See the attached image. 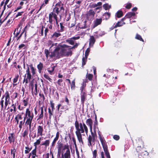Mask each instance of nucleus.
<instances>
[{
    "instance_id": "4d7b16f0",
    "label": "nucleus",
    "mask_w": 158,
    "mask_h": 158,
    "mask_svg": "<svg viewBox=\"0 0 158 158\" xmlns=\"http://www.w3.org/2000/svg\"><path fill=\"white\" fill-rule=\"evenodd\" d=\"M19 75L17 74V75H16L15 77L14 78V80H13V82L15 83H16L18 81V78H19Z\"/></svg>"
},
{
    "instance_id": "ddd939ff",
    "label": "nucleus",
    "mask_w": 158,
    "mask_h": 158,
    "mask_svg": "<svg viewBox=\"0 0 158 158\" xmlns=\"http://www.w3.org/2000/svg\"><path fill=\"white\" fill-rule=\"evenodd\" d=\"M98 134L99 135V138L100 140V141L102 143V147H105V146H107V144H106V141L102 137V136L101 135V133L99 131V130H98Z\"/></svg>"
},
{
    "instance_id": "f257e3e1",
    "label": "nucleus",
    "mask_w": 158,
    "mask_h": 158,
    "mask_svg": "<svg viewBox=\"0 0 158 158\" xmlns=\"http://www.w3.org/2000/svg\"><path fill=\"white\" fill-rule=\"evenodd\" d=\"M44 53L47 58L56 57L57 58L63 56H68L72 54L71 47L66 44H59L56 47L54 51L50 53L47 49L44 50Z\"/></svg>"
},
{
    "instance_id": "0e129e2a",
    "label": "nucleus",
    "mask_w": 158,
    "mask_h": 158,
    "mask_svg": "<svg viewBox=\"0 0 158 158\" xmlns=\"http://www.w3.org/2000/svg\"><path fill=\"white\" fill-rule=\"evenodd\" d=\"M26 48L25 45L24 44H22L21 45H19V48L20 49L23 48V49H25Z\"/></svg>"
},
{
    "instance_id": "774afa93",
    "label": "nucleus",
    "mask_w": 158,
    "mask_h": 158,
    "mask_svg": "<svg viewBox=\"0 0 158 158\" xmlns=\"http://www.w3.org/2000/svg\"><path fill=\"white\" fill-rule=\"evenodd\" d=\"M94 133H96V130L98 129V126H96V125H94Z\"/></svg>"
},
{
    "instance_id": "052dcab7",
    "label": "nucleus",
    "mask_w": 158,
    "mask_h": 158,
    "mask_svg": "<svg viewBox=\"0 0 158 158\" xmlns=\"http://www.w3.org/2000/svg\"><path fill=\"white\" fill-rule=\"evenodd\" d=\"M55 68V66H52L51 67V69L48 70V72L50 73H52L54 71Z\"/></svg>"
},
{
    "instance_id": "58836bf2",
    "label": "nucleus",
    "mask_w": 158,
    "mask_h": 158,
    "mask_svg": "<svg viewBox=\"0 0 158 158\" xmlns=\"http://www.w3.org/2000/svg\"><path fill=\"white\" fill-rule=\"evenodd\" d=\"M60 29L58 30L59 32H62L64 30V27L62 23H60Z\"/></svg>"
},
{
    "instance_id": "0eeeda50",
    "label": "nucleus",
    "mask_w": 158,
    "mask_h": 158,
    "mask_svg": "<svg viewBox=\"0 0 158 158\" xmlns=\"http://www.w3.org/2000/svg\"><path fill=\"white\" fill-rule=\"evenodd\" d=\"M24 78L23 81V83L25 82L26 84L30 82L32 78V76L30 72L29 67H27V69L26 71V73L24 75Z\"/></svg>"
},
{
    "instance_id": "09e8293b",
    "label": "nucleus",
    "mask_w": 158,
    "mask_h": 158,
    "mask_svg": "<svg viewBox=\"0 0 158 158\" xmlns=\"http://www.w3.org/2000/svg\"><path fill=\"white\" fill-rule=\"evenodd\" d=\"M135 38L140 41H142V42L144 41L143 40L141 37V36L140 35L138 34H136V36H135Z\"/></svg>"
},
{
    "instance_id": "20e7f679",
    "label": "nucleus",
    "mask_w": 158,
    "mask_h": 158,
    "mask_svg": "<svg viewBox=\"0 0 158 158\" xmlns=\"http://www.w3.org/2000/svg\"><path fill=\"white\" fill-rule=\"evenodd\" d=\"M75 124L76 128L77 130L76 132H80V133H83L85 131L86 134L87 135L88 129L85 123H83L82 124L80 123L79 124L77 121L76 120Z\"/></svg>"
},
{
    "instance_id": "c756f323",
    "label": "nucleus",
    "mask_w": 158,
    "mask_h": 158,
    "mask_svg": "<svg viewBox=\"0 0 158 158\" xmlns=\"http://www.w3.org/2000/svg\"><path fill=\"white\" fill-rule=\"evenodd\" d=\"M125 24L124 22H122L121 21L118 22L116 24L114 25V28H116L118 27H120L123 25Z\"/></svg>"
},
{
    "instance_id": "6e6d98bb",
    "label": "nucleus",
    "mask_w": 158,
    "mask_h": 158,
    "mask_svg": "<svg viewBox=\"0 0 158 158\" xmlns=\"http://www.w3.org/2000/svg\"><path fill=\"white\" fill-rule=\"evenodd\" d=\"M36 149L37 148H35V149L31 152V153L32 156H37L36 155Z\"/></svg>"
},
{
    "instance_id": "a19ab883",
    "label": "nucleus",
    "mask_w": 158,
    "mask_h": 158,
    "mask_svg": "<svg viewBox=\"0 0 158 158\" xmlns=\"http://www.w3.org/2000/svg\"><path fill=\"white\" fill-rule=\"evenodd\" d=\"M57 110L58 111H59L60 110V108L61 107L60 110H60V111H62V110H63L64 109V106H62L61 105V104H59L58 105H57Z\"/></svg>"
},
{
    "instance_id": "e433bc0d",
    "label": "nucleus",
    "mask_w": 158,
    "mask_h": 158,
    "mask_svg": "<svg viewBox=\"0 0 158 158\" xmlns=\"http://www.w3.org/2000/svg\"><path fill=\"white\" fill-rule=\"evenodd\" d=\"M57 83L60 86H64V84L63 83V80L62 79H59L57 81Z\"/></svg>"
},
{
    "instance_id": "a18cd8bd",
    "label": "nucleus",
    "mask_w": 158,
    "mask_h": 158,
    "mask_svg": "<svg viewBox=\"0 0 158 158\" xmlns=\"http://www.w3.org/2000/svg\"><path fill=\"white\" fill-rule=\"evenodd\" d=\"M9 102L10 100H5L4 106V110L8 109V107L7 109L6 108V107Z\"/></svg>"
},
{
    "instance_id": "69168bd1",
    "label": "nucleus",
    "mask_w": 158,
    "mask_h": 158,
    "mask_svg": "<svg viewBox=\"0 0 158 158\" xmlns=\"http://www.w3.org/2000/svg\"><path fill=\"white\" fill-rule=\"evenodd\" d=\"M75 80H73L72 81L71 83V88L72 89L73 88H74L75 87Z\"/></svg>"
},
{
    "instance_id": "4468645a",
    "label": "nucleus",
    "mask_w": 158,
    "mask_h": 158,
    "mask_svg": "<svg viewBox=\"0 0 158 158\" xmlns=\"http://www.w3.org/2000/svg\"><path fill=\"white\" fill-rule=\"evenodd\" d=\"M43 131V127L41 126H39L37 127V136H42Z\"/></svg>"
},
{
    "instance_id": "4be33fe9",
    "label": "nucleus",
    "mask_w": 158,
    "mask_h": 158,
    "mask_svg": "<svg viewBox=\"0 0 158 158\" xmlns=\"http://www.w3.org/2000/svg\"><path fill=\"white\" fill-rule=\"evenodd\" d=\"M135 13L130 12L127 14L125 16V17L126 18H129L132 17L133 16H135Z\"/></svg>"
},
{
    "instance_id": "1a4fd4ad",
    "label": "nucleus",
    "mask_w": 158,
    "mask_h": 158,
    "mask_svg": "<svg viewBox=\"0 0 158 158\" xmlns=\"http://www.w3.org/2000/svg\"><path fill=\"white\" fill-rule=\"evenodd\" d=\"M90 23V21L88 20H85L81 22L80 26V28L81 29L87 28V30H89Z\"/></svg>"
},
{
    "instance_id": "7c9ffc66",
    "label": "nucleus",
    "mask_w": 158,
    "mask_h": 158,
    "mask_svg": "<svg viewBox=\"0 0 158 158\" xmlns=\"http://www.w3.org/2000/svg\"><path fill=\"white\" fill-rule=\"evenodd\" d=\"M86 123L88 126L93 125V121L91 118H88L86 120Z\"/></svg>"
},
{
    "instance_id": "473e14b6",
    "label": "nucleus",
    "mask_w": 158,
    "mask_h": 158,
    "mask_svg": "<svg viewBox=\"0 0 158 158\" xmlns=\"http://www.w3.org/2000/svg\"><path fill=\"white\" fill-rule=\"evenodd\" d=\"M41 138L40 137L39 139L36 140V142L34 143V146L35 148H37V146L40 144L41 142Z\"/></svg>"
},
{
    "instance_id": "7ed1b4c3",
    "label": "nucleus",
    "mask_w": 158,
    "mask_h": 158,
    "mask_svg": "<svg viewBox=\"0 0 158 158\" xmlns=\"http://www.w3.org/2000/svg\"><path fill=\"white\" fill-rule=\"evenodd\" d=\"M34 114L33 113L31 112L29 108H27L23 118L24 121L26 120L25 124L26 126H29V128L30 132L31 131V123Z\"/></svg>"
},
{
    "instance_id": "aec40b11",
    "label": "nucleus",
    "mask_w": 158,
    "mask_h": 158,
    "mask_svg": "<svg viewBox=\"0 0 158 158\" xmlns=\"http://www.w3.org/2000/svg\"><path fill=\"white\" fill-rule=\"evenodd\" d=\"M8 139L10 143H11L12 142H14L15 140V138L14 136V134L13 133L10 134L9 137Z\"/></svg>"
},
{
    "instance_id": "5701e85b",
    "label": "nucleus",
    "mask_w": 158,
    "mask_h": 158,
    "mask_svg": "<svg viewBox=\"0 0 158 158\" xmlns=\"http://www.w3.org/2000/svg\"><path fill=\"white\" fill-rule=\"evenodd\" d=\"M54 18V16L52 14L50 13L49 15V20L48 22L49 23L51 24H53V21L52 19V18Z\"/></svg>"
},
{
    "instance_id": "2f4dec72",
    "label": "nucleus",
    "mask_w": 158,
    "mask_h": 158,
    "mask_svg": "<svg viewBox=\"0 0 158 158\" xmlns=\"http://www.w3.org/2000/svg\"><path fill=\"white\" fill-rule=\"evenodd\" d=\"M93 75L90 74H88V73L86 75V79L88 81V79L89 81H91L93 78Z\"/></svg>"
},
{
    "instance_id": "4c0bfd02",
    "label": "nucleus",
    "mask_w": 158,
    "mask_h": 158,
    "mask_svg": "<svg viewBox=\"0 0 158 158\" xmlns=\"http://www.w3.org/2000/svg\"><path fill=\"white\" fill-rule=\"evenodd\" d=\"M17 106V103L16 102L14 103L13 102H12L11 106L13 108V112L15 113L16 111V106Z\"/></svg>"
},
{
    "instance_id": "412c9836",
    "label": "nucleus",
    "mask_w": 158,
    "mask_h": 158,
    "mask_svg": "<svg viewBox=\"0 0 158 158\" xmlns=\"http://www.w3.org/2000/svg\"><path fill=\"white\" fill-rule=\"evenodd\" d=\"M50 143V140L49 139L46 140L44 142H42V143L40 144V145H44L45 148H47V147L49 146Z\"/></svg>"
},
{
    "instance_id": "9d476101",
    "label": "nucleus",
    "mask_w": 158,
    "mask_h": 158,
    "mask_svg": "<svg viewBox=\"0 0 158 158\" xmlns=\"http://www.w3.org/2000/svg\"><path fill=\"white\" fill-rule=\"evenodd\" d=\"M95 13L94 11L92 9L89 10L86 14V17L88 20L94 18Z\"/></svg>"
},
{
    "instance_id": "423d86ee",
    "label": "nucleus",
    "mask_w": 158,
    "mask_h": 158,
    "mask_svg": "<svg viewBox=\"0 0 158 158\" xmlns=\"http://www.w3.org/2000/svg\"><path fill=\"white\" fill-rule=\"evenodd\" d=\"M94 36L90 35V38L89 39V45L90 46H93L95 42V38H98L99 36H102L103 35H104V34H101V32L100 33L98 32H95L94 33Z\"/></svg>"
},
{
    "instance_id": "9b49d317",
    "label": "nucleus",
    "mask_w": 158,
    "mask_h": 158,
    "mask_svg": "<svg viewBox=\"0 0 158 158\" xmlns=\"http://www.w3.org/2000/svg\"><path fill=\"white\" fill-rule=\"evenodd\" d=\"M87 94L86 92L81 93V102L82 104L83 105L84 102L86 100Z\"/></svg>"
},
{
    "instance_id": "a878e982",
    "label": "nucleus",
    "mask_w": 158,
    "mask_h": 158,
    "mask_svg": "<svg viewBox=\"0 0 158 158\" xmlns=\"http://www.w3.org/2000/svg\"><path fill=\"white\" fill-rule=\"evenodd\" d=\"M102 5V3L101 2H99L97 3V4L93 3L91 4L90 5V6L91 8H95L98 6H101Z\"/></svg>"
},
{
    "instance_id": "8fccbe9b",
    "label": "nucleus",
    "mask_w": 158,
    "mask_h": 158,
    "mask_svg": "<svg viewBox=\"0 0 158 158\" xmlns=\"http://www.w3.org/2000/svg\"><path fill=\"white\" fill-rule=\"evenodd\" d=\"M66 41L71 45H73L74 44V42L72 38L70 39L67 40Z\"/></svg>"
},
{
    "instance_id": "37998d69",
    "label": "nucleus",
    "mask_w": 158,
    "mask_h": 158,
    "mask_svg": "<svg viewBox=\"0 0 158 158\" xmlns=\"http://www.w3.org/2000/svg\"><path fill=\"white\" fill-rule=\"evenodd\" d=\"M5 100H10V96L9 94V92L8 91H6L5 93Z\"/></svg>"
},
{
    "instance_id": "6ab92c4d",
    "label": "nucleus",
    "mask_w": 158,
    "mask_h": 158,
    "mask_svg": "<svg viewBox=\"0 0 158 158\" xmlns=\"http://www.w3.org/2000/svg\"><path fill=\"white\" fill-rule=\"evenodd\" d=\"M59 32H55L52 35V38L54 40H56L57 38L59 37L61 34Z\"/></svg>"
},
{
    "instance_id": "c85d7f7f",
    "label": "nucleus",
    "mask_w": 158,
    "mask_h": 158,
    "mask_svg": "<svg viewBox=\"0 0 158 158\" xmlns=\"http://www.w3.org/2000/svg\"><path fill=\"white\" fill-rule=\"evenodd\" d=\"M54 110L51 109L50 108L48 109V112L49 114V120H51L52 116L53 115V113Z\"/></svg>"
},
{
    "instance_id": "72a5a7b5",
    "label": "nucleus",
    "mask_w": 158,
    "mask_h": 158,
    "mask_svg": "<svg viewBox=\"0 0 158 158\" xmlns=\"http://www.w3.org/2000/svg\"><path fill=\"white\" fill-rule=\"evenodd\" d=\"M28 98H23V100H22V102L23 103L24 106H26L28 105Z\"/></svg>"
},
{
    "instance_id": "5fc2aeb1",
    "label": "nucleus",
    "mask_w": 158,
    "mask_h": 158,
    "mask_svg": "<svg viewBox=\"0 0 158 158\" xmlns=\"http://www.w3.org/2000/svg\"><path fill=\"white\" fill-rule=\"evenodd\" d=\"M34 93L35 95H37L38 94L37 92V85L36 84H35V90L34 92Z\"/></svg>"
},
{
    "instance_id": "79ce46f5",
    "label": "nucleus",
    "mask_w": 158,
    "mask_h": 158,
    "mask_svg": "<svg viewBox=\"0 0 158 158\" xmlns=\"http://www.w3.org/2000/svg\"><path fill=\"white\" fill-rule=\"evenodd\" d=\"M87 57H83L82 59V65L83 66L85 64L87 61Z\"/></svg>"
},
{
    "instance_id": "2eb2a0df",
    "label": "nucleus",
    "mask_w": 158,
    "mask_h": 158,
    "mask_svg": "<svg viewBox=\"0 0 158 158\" xmlns=\"http://www.w3.org/2000/svg\"><path fill=\"white\" fill-rule=\"evenodd\" d=\"M44 106H42L39 109V111L40 110V112H39V116L37 120L43 118L44 117Z\"/></svg>"
},
{
    "instance_id": "a211bd4d",
    "label": "nucleus",
    "mask_w": 158,
    "mask_h": 158,
    "mask_svg": "<svg viewBox=\"0 0 158 158\" xmlns=\"http://www.w3.org/2000/svg\"><path fill=\"white\" fill-rule=\"evenodd\" d=\"M105 155L107 158H110L109 152L108 151L107 145L103 147Z\"/></svg>"
},
{
    "instance_id": "393cba45",
    "label": "nucleus",
    "mask_w": 158,
    "mask_h": 158,
    "mask_svg": "<svg viewBox=\"0 0 158 158\" xmlns=\"http://www.w3.org/2000/svg\"><path fill=\"white\" fill-rule=\"evenodd\" d=\"M27 65L28 66V67L29 66L30 67L32 75L33 76L35 74L36 69L34 68L32 64L29 65L28 64H27Z\"/></svg>"
},
{
    "instance_id": "603ef678",
    "label": "nucleus",
    "mask_w": 158,
    "mask_h": 158,
    "mask_svg": "<svg viewBox=\"0 0 158 158\" xmlns=\"http://www.w3.org/2000/svg\"><path fill=\"white\" fill-rule=\"evenodd\" d=\"M25 148L26 149V150H25V154L28 153L30 152V151L31 150V148H30L28 147H26Z\"/></svg>"
},
{
    "instance_id": "f3484780",
    "label": "nucleus",
    "mask_w": 158,
    "mask_h": 158,
    "mask_svg": "<svg viewBox=\"0 0 158 158\" xmlns=\"http://www.w3.org/2000/svg\"><path fill=\"white\" fill-rule=\"evenodd\" d=\"M105 155L107 158H110L109 152L108 151L107 145L103 147Z\"/></svg>"
},
{
    "instance_id": "f03ea898",
    "label": "nucleus",
    "mask_w": 158,
    "mask_h": 158,
    "mask_svg": "<svg viewBox=\"0 0 158 158\" xmlns=\"http://www.w3.org/2000/svg\"><path fill=\"white\" fill-rule=\"evenodd\" d=\"M57 147L58 153L60 155L61 153V158H70L71 155L69 146L68 144L64 145L59 141L57 143Z\"/></svg>"
},
{
    "instance_id": "bb28decb",
    "label": "nucleus",
    "mask_w": 158,
    "mask_h": 158,
    "mask_svg": "<svg viewBox=\"0 0 158 158\" xmlns=\"http://www.w3.org/2000/svg\"><path fill=\"white\" fill-rule=\"evenodd\" d=\"M37 67L39 73H40L43 67V64L41 62H40L39 64L37 65Z\"/></svg>"
},
{
    "instance_id": "ea45409f",
    "label": "nucleus",
    "mask_w": 158,
    "mask_h": 158,
    "mask_svg": "<svg viewBox=\"0 0 158 158\" xmlns=\"http://www.w3.org/2000/svg\"><path fill=\"white\" fill-rule=\"evenodd\" d=\"M116 15L118 18H119L122 16L123 13L121 11H118L116 13Z\"/></svg>"
},
{
    "instance_id": "680f3d73",
    "label": "nucleus",
    "mask_w": 158,
    "mask_h": 158,
    "mask_svg": "<svg viewBox=\"0 0 158 158\" xmlns=\"http://www.w3.org/2000/svg\"><path fill=\"white\" fill-rule=\"evenodd\" d=\"M28 134V131L27 130H25L24 132L22 134V136L23 137H25Z\"/></svg>"
},
{
    "instance_id": "f8f14e48",
    "label": "nucleus",
    "mask_w": 158,
    "mask_h": 158,
    "mask_svg": "<svg viewBox=\"0 0 158 158\" xmlns=\"http://www.w3.org/2000/svg\"><path fill=\"white\" fill-rule=\"evenodd\" d=\"M102 21V18L96 19L94 21L93 28H94L98 25L101 24Z\"/></svg>"
},
{
    "instance_id": "13d9d810",
    "label": "nucleus",
    "mask_w": 158,
    "mask_h": 158,
    "mask_svg": "<svg viewBox=\"0 0 158 158\" xmlns=\"http://www.w3.org/2000/svg\"><path fill=\"white\" fill-rule=\"evenodd\" d=\"M50 104L51 105V109H52V110H54V103H53V102L52 101H50Z\"/></svg>"
},
{
    "instance_id": "39448f33",
    "label": "nucleus",
    "mask_w": 158,
    "mask_h": 158,
    "mask_svg": "<svg viewBox=\"0 0 158 158\" xmlns=\"http://www.w3.org/2000/svg\"><path fill=\"white\" fill-rule=\"evenodd\" d=\"M62 10L63 11L64 10L63 7L58 4H57L55 7L53 8L52 12H51L50 13L52 14L54 16V19H56L59 13Z\"/></svg>"
},
{
    "instance_id": "6e6552de",
    "label": "nucleus",
    "mask_w": 158,
    "mask_h": 158,
    "mask_svg": "<svg viewBox=\"0 0 158 158\" xmlns=\"http://www.w3.org/2000/svg\"><path fill=\"white\" fill-rule=\"evenodd\" d=\"M97 137L96 133H92L91 135H89L88 138V145L92 147V144L95 141V138Z\"/></svg>"
},
{
    "instance_id": "3c124183",
    "label": "nucleus",
    "mask_w": 158,
    "mask_h": 158,
    "mask_svg": "<svg viewBox=\"0 0 158 158\" xmlns=\"http://www.w3.org/2000/svg\"><path fill=\"white\" fill-rule=\"evenodd\" d=\"M44 77L47 79L49 81L52 82V79L48 75L46 74H44Z\"/></svg>"
},
{
    "instance_id": "de8ad7c7",
    "label": "nucleus",
    "mask_w": 158,
    "mask_h": 158,
    "mask_svg": "<svg viewBox=\"0 0 158 158\" xmlns=\"http://www.w3.org/2000/svg\"><path fill=\"white\" fill-rule=\"evenodd\" d=\"M25 121H20L19 123V127L20 128V130H21L22 128V126L24 124Z\"/></svg>"
},
{
    "instance_id": "dca6fc26",
    "label": "nucleus",
    "mask_w": 158,
    "mask_h": 158,
    "mask_svg": "<svg viewBox=\"0 0 158 158\" xmlns=\"http://www.w3.org/2000/svg\"><path fill=\"white\" fill-rule=\"evenodd\" d=\"M76 134L77 136L78 140L80 143H81L83 144V141L82 139V135L80 132H76Z\"/></svg>"
},
{
    "instance_id": "f704fd0d",
    "label": "nucleus",
    "mask_w": 158,
    "mask_h": 158,
    "mask_svg": "<svg viewBox=\"0 0 158 158\" xmlns=\"http://www.w3.org/2000/svg\"><path fill=\"white\" fill-rule=\"evenodd\" d=\"M48 46H50V48L51 49L54 46H57V43L53 44L51 40H49L48 42Z\"/></svg>"
},
{
    "instance_id": "c9c22d12",
    "label": "nucleus",
    "mask_w": 158,
    "mask_h": 158,
    "mask_svg": "<svg viewBox=\"0 0 158 158\" xmlns=\"http://www.w3.org/2000/svg\"><path fill=\"white\" fill-rule=\"evenodd\" d=\"M102 6L104 9L106 10L109 9L111 8V5H109L108 3H106L103 5Z\"/></svg>"
},
{
    "instance_id": "cd10ccee",
    "label": "nucleus",
    "mask_w": 158,
    "mask_h": 158,
    "mask_svg": "<svg viewBox=\"0 0 158 158\" xmlns=\"http://www.w3.org/2000/svg\"><path fill=\"white\" fill-rule=\"evenodd\" d=\"M110 14L109 13H105L103 15V18L106 20L108 19L110 17Z\"/></svg>"
},
{
    "instance_id": "e2e57ef3",
    "label": "nucleus",
    "mask_w": 158,
    "mask_h": 158,
    "mask_svg": "<svg viewBox=\"0 0 158 158\" xmlns=\"http://www.w3.org/2000/svg\"><path fill=\"white\" fill-rule=\"evenodd\" d=\"M89 51H90V50H89V48H87V50H86V51H85V56L88 57V56L89 55Z\"/></svg>"
},
{
    "instance_id": "c03bdc74",
    "label": "nucleus",
    "mask_w": 158,
    "mask_h": 158,
    "mask_svg": "<svg viewBox=\"0 0 158 158\" xmlns=\"http://www.w3.org/2000/svg\"><path fill=\"white\" fill-rule=\"evenodd\" d=\"M4 101L3 100H1L0 102V106H1V110H4Z\"/></svg>"
},
{
    "instance_id": "864d4df0",
    "label": "nucleus",
    "mask_w": 158,
    "mask_h": 158,
    "mask_svg": "<svg viewBox=\"0 0 158 158\" xmlns=\"http://www.w3.org/2000/svg\"><path fill=\"white\" fill-rule=\"evenodd\" d=\"M18 94H19L16 92H15V93H13V94L12 97L13 99H15L16 98H17Z\"/></svg>"
},
{
    "instance_id": "bf43d9fd",
    "label": "nucleus",
    "mask_w": 158,
    "mask_h": 158,
    "mask_svg": "<svg viewBox=\"0 0 158 158\" xmlns=\"http://www.w3.org/2000/svg\"><path fill=\"white\" fill-rule=\"evenodd\" d=\"M15 118L19 120H22V115L20 114H18L17 115Z\"/></svg>"
},
{
    "instance_id": "338daca9",
    "label": "nucleus",
    "mask_w": 158,
    "mask_h": 158,
    "mask_svg": "<svg viewBox=\"0 0 158 158\" xmlns=\"http://www.w3.org/2000/svg\"><path fill=\"white\" fill-rule=\"evenodd\" d=\"M97 151L96 150H95L93 152V157L94 158H96L97 156Z\"/></svg>"
},
{
    "instance_id": "49530a36",
    "label": "nucleus",
    "mask_w": 158,
    "mask_h": 158,
    "mask_svg": "<svg viewBox=\"0 0 158 158\" xmlns=\"http://www.w3.org/2000/svg\"><path fill=\"white\" fill-rule=\"evenodd\" d=\"M98 7H96V8L94 9V11L96 12L97 10H98V11H97V13H99L101 10H102V6H98Z\"/></svg>"
},
{
    "instance_id": "b1692460",
    "label": "nucleus",
    "mask_w": 158,
    "mask_h": 158,
    "mask_svg": "<svg viewBox=\"0 0 158 158\" xmlns=\"http://www.w3.org/2000/svg\"><path fill=\"white\" fill-rule=\"evenodd\" d=\"M87 82V79H85L83 80V85L81 87L80 90L81 91V92H86L85 90L84 89V85H85L86 83Z\"/></svg>"
}]
</instances>
